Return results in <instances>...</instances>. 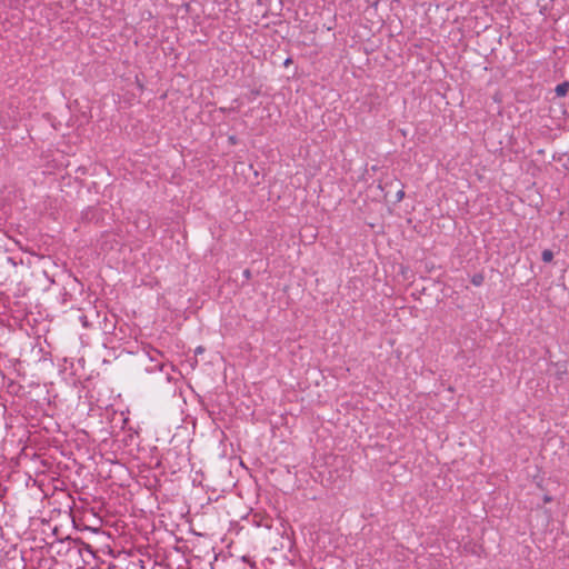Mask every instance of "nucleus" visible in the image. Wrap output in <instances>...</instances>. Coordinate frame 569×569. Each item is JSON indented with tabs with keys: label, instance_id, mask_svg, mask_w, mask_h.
Segmentation results:
<instances>
[{
	"label": "nucleus",
	"instance_id": "9d476101",
	"mask_svg": "<svg viewBox=\"0 0 569 569\" xmlns=\"http://www.w3.org/2000/svg\"><path fill=\"white\" fill-rule=\"evenodd\" d=\"M405 196V192L402 190H400L398 193H397V199L398 201H400Z\"/></svg>",
	"mask_w": 569,
	"mask_h": 569
},
{
	"label": "nucleus",
	"instance_id": "39448f33",
	"mask_svg": "<svg viewBox=\"0 0 569 569\" xmlns=\"http://www.w3.org/2000/svg\"><path fill=\"white\" fill-rule=\"evenodd\" d=\"M152 352H153L152 355L151 353L149 355V357L152 361H157V356H162V353L158 350H153Z\"/></svg>",
	"mask_w": 569,
	"mask_h": 569
},
{
	"label": "nucleus",
	"instance_id": "6e6552de",
	"mask_svg": "<svg viewBox=\"0 0 569 569\" xmlns=\"http://www.w3.org/2000/svg\"><path fill=\"white\" fill-rule=\"evenodd\" d=\"M81 545L84 547V550H88L89 552H93L90 545L82 542V541H81Z\"/></svg>",
	"mask_w": 569,
	"mask_h": 569
},
{
	"label": "nucleus",
	"instance_id": "f257e3e1",
	"mask_svg": "<svg viewBox=\"0 0 569 569\" xmlns=\"http://www.w3.org/2000/svg\"><path fill=\"white\" fill-rule=\"evenodd\" d=\"M555 368L553 376L557 380L561 381L563 377L568 373L567 361H558L552 365Z\"/></svg>",
	"mask_w": 569,
	"mask_h": 569
},
{
	"label": "nucleus",
	"instance_id": "423d86ee",
	"mask_svg": "<svg viewBox=\"0 0 569 569\" xmlns=\"http://www.w3.org/2000/svg\"><path fill=\"white\" fill-rule=\"evenodd\" d=\"M80 321H81V323H82V326H83L84 328H88V327H89V321H88L87 316H81V317H80Z\"/></svg>",
	"mask_w": 569,
	"mask_h": 569
},
{
	"label": "nucleus",
	"instance_id": "ddd939ff",
	"mask_svg": "<svg viewBox=\"0 0 569 569\" xmlns=\"http://www.w3.org/2000/svg\"><path fill=\"white\" fill-rule=\"evenodd\" d=\"M543 501H545V502H550V501H551V498H550V497H548V496H545Z\"/></svg>",
	"mask_w": 569,
	"mask_h": 569
},
{
	"label": "nucleus",
	"instance_id": "0eeeda50",
	"mask_svg": "<svg viewBox=\"0 0 569 569\" xmlns=\"http://www.w3.org/2000/svg\"><path fill=\"white\" fill-rule=\"evenodd\" d=\"M136 83H137V87L139 88V90L141 91L143 89V84L142 82L140 81L139 77L136 76Z\"/></svg>",
	"mask_w": 569,
	"mask_h": 569
},
{
	"label": "nucleus",
	"instance_id": "20e7f679",
	"mask_svg": "<svg viewBox=\"0 0 569 569\" xmlns=\"http://www.w3.org/2000/svg\"><path fill=\"white\" fill-rule=\"evenodd\" d=\"M541 259L543 262H551L553 259V252L549 249H546L541 253Z\"/></svg>",
	"mask_w": 569,
	"mask_h": 569
},
{
	"label": "nucleus",
	"instance_id": "4468645a",
	"mask_svg": "<svg viewBox=\"0 0 569 569\" xmlns=\"http://www.w3.org/2000/svg\"><path fill=\"white\" fill-rule=\"evenodd\" d=\"M154 367H158L159 370H162V365L161 363H157Z\"/></svg>",
	"mask_w": 569,
	"mask_h": 569
},
{
	"label": "nucleus",
	"instance_id": "9b49d317",
	"mask_svg": "<svg viewBox=\"0 0 569 569\" xmlns=\"http://www.w3.org/2000/svg\"><path fill=\"white\" fill-rule=\"evenodd\" d=\"M243 276H244L247 279H249V278H250V276H251L250 270H249V269H246V270L243 271Z\"/></svg>",
	"mask_w": 569,
	"mask_h": 569
},
{
	"label": "nucleus",
	"instance_id": "f03ea898",
	"mask_svg": "<svg viewBox=\"0 0 569 569\" xmlns=\"http://www.w3.org/2000/svg\"><path fill=\"white\" fill-rule=\"evenodd\" d=\"M568 90H569V82H568V81H565V82H562V83H559V84L556 87V89H555L556 94H557L558 97H565V96L567 94Z\"/></svg>",
	"mask_w": 569,
	"mask_h": 569
},
{
	"label": "nucleus",
	"instance_id": "7ed1b4c3",
	"mask_svg": "<svg viewBox=\"0 0 569 569\" xmlns=\"http://www.w3.org/2000/svg\"><path fill=\"white\" fill-rule=\"evenodd\" d=\"M485 277L482 273H475L471 278V283L476 287H479L483 283Z\"/></svg>",
	"mask_w": 569,
	"mask_h": 569
},
{
	"label": "nucleus",
	"instance_id": "f8f14e48",
	"mask_svg": "<svg viewBox=\"0 0 569 569\" xmlns=\"http://www.w3.org/2000/svg\"><path fill=\"white\" fill-rule=\"evenodd\" d=\"M229 141H230V143L234 144L236 143V137L234 136L229 137Z\"/></svg>",
	"mask_w": 569,
	"mask_h": 569
},
{
	"label": "nucleus",
	"instance_id": "1a4fd4ad",
	"mask_svg": "<svg viewBox=\"0 0 569 569\" xmlns=\"http://www.w3.org/2000/svg\"><path fill=\"white\" fill-rule=\"evenodd\" d=\"M372 7L377 8L380 0H367Z\"/></svg>",
	"mask_w": 569,
	"mask_h": 569
}]
</instances>
